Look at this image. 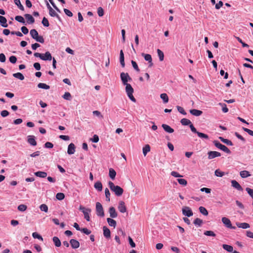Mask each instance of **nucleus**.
Returning <instances> with one entry per match:
<instances>
[{
	"label": "nucleus",
	"mask_w": 253,
	"mask_h": 253,
	"mask_svg": "<svg viewBox=\"0 0 253 253\" xmlns=\"http://www.w3.org/2000/svg\"><path fill=\"white\" fill-rule=\"evenodd\" d=\"M35 40L37 41V42H40L41 43H43L44 41V39L43 38L42 36H38L35 39Z\"/></svg>",
	"instance_id": "63"
},
{
	"label": "nucleus",
	"mask_w": 253,
	"mask_h": 253,
	"mask_svg": "<svg viewBox=\"0 0 253 253\" xmlns=\"http://www.w3.org/2000/svg\"><path fill=\"white\" fill-rule=\"evenodd\" d=\"M24 16L29 24H33L35 22V19L31 15L29 14H26Z\"/></svg>",
	"instance_id": "21"
},
{
	"label": "nucleus",
	"mask_w": 253,
	"mask_h": 253,
	"mask_svg": "<svg viewBox=\"0 0 253 253\" xmlns=\"http://www.w3.org/2000/svg\"><path fill=\"white\" fill-rule=\"evenodd\" d=\"M41 59L50 61L52 59V56L49 51H46L44 54H42Z\"/></svg>",
	"instance_id": "12"
},
{
	"label": "nucleus",
	"mask_w": 253,
	"mask_h": 253,
	"mask_svg": "<svg viewBox=\"0 0 253 253\" xmlns=\"http://www.w3.org/2000/svg\"><path fill=\"white\" fill-rule=\"evenodd\" d=\"M208 159H212L215 157H220L221 156L220 153L217 151H209L208 153Z\"/></svg>",
	"instance_id": "10"
},
{
	"label": "nucleus",
	"mask_w": 253,
	"mask_h": 253,
	"mask_svg": "<svg viewBox=\"0 0 253 253\" xmlns=\"http://www.w3.org/2000/svg\"><path fill=\"white\" fill-rule=\"evenodd\" d=\"M245 132H247L249 135L253 136V131L246 127L242 128Z\"/></svg>",
	"instance_id": "64"
},
{
	"label": "nucleus",
	"mask_w": 253,
	"mask_h": 253,
	"mask_svg": "<svg viewBox=\"0 0 253 253\" xmlns=\"http://www.w3.org/2000/svg\"><path fill=\"white\" fill-rule=\"evenodd\" d=\"M120 61L121 65L122 67H125V58H124V54L123 50H121L120 53Z\"/></svg>",
	"instance_id": "20"
},
{
	"label": "nucleus",
	"mask_w": 253,
	"mask_h": 253,
	"mask_svg": "<svg viewBox=\"0 0 253 253\" xmlns=\"http://www.w3.org/2000/svg\"><path fill=\"white\" fill-rule=\"evenodd\" d=\"M150 151V146L149 145L147 144L143 148V153L145 156L148 152Z\"/></svg>",
	"instance_id": "37"
},
{
	"label": "nucleus",
	"mask_w": 253,
	"mask_h": 253,
	"mask_svg": "<svg viewBox=\"0 0 253 253\" xmlns=\"http://www.w3.org/2000/svg\"><path fill=\"white\" fill-rule=\"evenodd\" d=\"M246 190L249 194V195L252 198V199H253V189L247 187L246 188Z\"/></svg>",
	"instance_id": "62"
},
{
	"label": "nucleus",
	"mask_w": 253,
	"mask_h": 253,
	"mask_svg": "<svg viewBox=\"0 0 253 253\" xmlns=\"http://www.w3.org/2000/svg\"><path fill=\"white\" fill-rule=\"evenodd\" d=\"M63 98L67 100H70L71 99V95L70 92H66L63 95Z\"/></svg>",
	"instance_id": "50"
},
{
	"label": "nucleus",
	"mask_w": 253,
	"mask_h": 253,
	"mask_svg": "<svg viewBox=\"0 0 253 253\" xmlns=\"http://www.w3.org/2000/svg\"><path fill=\"white\" fill-rule=\"evenodd\" d=\"M120 77L122 82L124 85L128 84L127 82L130 81L131 80V78L129 77L128 74L127 73H121Z\"/></svg>",
	"instance_id": "6"
},
{
	"label": "nucleus",
	"mask_w": 253,
	"mask_h": 253,
	"mask_svg": "<svg viewBox=\"0 0 253 253\" xmlns=\"http://www.w3.org/2000/svg\"><path fill=\"white\" fill-rule=\"evenodd\" d=\"M178 182L183 186H186L187 184V181L185 179L179 178L177 179Z\"/></svg>",
	"instance_id": "53"
},
{
	"label": "nucleus",
	"mask_w": 253,
	"mask_h": 253,
	"mask_svg": "<svg viewBox=\"0 0 253 253\" xmlns=\"http://www.w3.org/2000/svg\"><path fill=\"white\" fill-rule=\"evenodd\" d=\"M40 209L42 211H43L45 212H47L48 211V207L45 204H42L40 206Z\"/></svg>",
	"instance_id": "51"
},
{
	"label": "nucleus",
	"mask_w": 253,
	"mask_h": 253,
	"mask_svg": "<svg viewBox=\"0 0 253 253\" xmlns=\"http://www.w3.org/2000/svg\"><path fill=\"white\" fill-rule=\"evenodd\" d=\"M176 107H177V110L178 111V112L179 113H180L181 114H182L184 115H186V112L185 111L183 108H182V107L179 106H177Z\"/></svg>",
	"instance_id": "58"
},
{
	"label": "nucleus",
	"mask_w": 253,
	"mask_h": 253,
	"mask_svg": "<svg viewBox=\"0 0 253 253\" xmlns=\"http://www.w3.org/2000/svg\"><path fill=\"white\" fill-rule=\"evenodd\" d=\"M49 14L51 17H56L59 20L60 19L59 15L55 12V11L53 8H51V9H50V10H49Z\"/></svg>",
	"instance_id": "26"
},
{
	"label": "nucleus",
	"mask_w": 253,
	"mask_h": 253,
	"mask_svg": "<svg viewBox=\"0 0 253 253\" xmlns=\"http://www.w3.org/2000/svg\"><path fill=\"white\" fill-rule=\"evenodd\" d=\"M109 175L111 179H112V180L115 179L116 175V171L113 169L110 168L109 171Z\"/></svg>",
	"instance_id": "25"
},
{
	"label": "nucleus",
	"mask_w": 253,
	"mask_h": 253,
	"mask_svg": "<svg viewBox=\"0 0 253 253\" xmlns=\"http://www.w3.org/2000/svg\"><path fill=\"white\" fill-rule=\"evenodd\" d=\"M219 139L222 142H223L224 143L227 144V145H229V146H232L233 145V143L231 141H230V140H228L227 139H225L223 137H219Z\"/></svg>",
	"instance_id": "28"
},
{
	"label": "nucleus",
	"mask_w": 253,
	"mask_h": 253,
	"mask_svg": "<svg viewBox=\"0 0 253 253\" xmlns=\"http://www.w3.org/2000/svg\"><path fill=\"white\" fill-rule=\"evenodd\" d=\"M199 209L200 212L202 214H203L204 215H208V211L205 208L201 206V207H199Z\"/></svg>",
	"instance_id": "42"
},
{
	"label": "nucleus",
	"mask_w": 253,
	"mask_h": 253,
	"mask_svg": "<svg viewBox=\"0 0 253 253\" xmlns=\"http://www.w3.org/2000/svg\"><path fill=\"white\" fill-rule=\"evenodd\" d=\"M103 235L104 237L107 238H109L111 237V232L109 228L106 226L103 227Z\"/></svg>",
	"instance_id": "17"
},
{
	"label": "nucleus",
	"mask_w": 253,
	"mask_h": 253,
	"mask_svg": "<svg viewBox=\"0 0 253 253\" xmlns=\"http://www.w3.org/2000/svg\"><path fill=\"white\" fill-rule=\"evenodd\" d=\"M197 135L200 138H204L206 139H209V136L206 134H205V133H203L202 132H200L198 131V132L197 133Z\"/></svg>",
	"instance_id": "49"
},
{
	"label": "nucleus",
	"mask_w": 253,
	"mask_h": 253,
	"mask_svg": "<svg viewBox=\"0 0 253 253\" xmlns=\"http://www.w3.org/2000/svg\"><path fill=\"white\" fill-rule=\"evenodd\" d=\"M9 60L11 63L14 64L17 61V58L15 56L12 55L9 57Z\"/></svg>",
	"instance_id": "61"
},
{
	"label": "nucleus",
	"mask_w": 253,
	"mask_h": 253,
	"mask_svg": "<svg viewBox=\"0 0 253 253\" xmlns=\"http://www.w3.org/2000/svg\"><path fill=\"white\" fill-rule=\"evenodd\" d=\"M204 234L206 236L215 237V234L212 231H206L204 232Z\"/></svg>",
	"instance_id": "57"
},
{
	"label": "nucleus",
	"mask_w": 253,
	"mask_h": 253,
	"mask_svg": "<svg viewBox=\"0 0 253 253\" xmlns=\"http://www.w3.org/2000/svg\"><path fill=\"white\" fill-rule=\"evenodd\" d=\"M108 186L110 190L113 192L117 196H121L124 193V190L120 186L115 185L112 181L108 182Z\"/></svg>",
	"instance_id": "1"
},
{
	"label": "nucleus",
	"mask_w": 253,
	"mask_h": 253,
	"mask_svg": "<svg viewBox=\"0 0 253 253\" xmlns=\"http://www.w3.org/2000/svg\"><path fill=\"white\" fill-rule=\"evenodd\" d=\"M15 19L16 21H17L18 22H19L20 23H21L23 24L25 23V21L24 18L22 16H19V15L16 16H15Z\"/></svg>",
	"instance_id": "44"
},
{
	"label": "nucleus",
	"mask_w": 253,
	"mask_h": 253,
	"mask_svg": "<svg viewBox=\"0 0 253 253\" xmlns=\"http://www.w3.org/2000/svg\"><path fill=\"white\" fill-rule=\"evenodd\" d=\"M118 210L121 213H125L126 211V208L125 205V203L123 201H119Z\"/></svg>",
	"instance_id": "9"
},
{
	"label": "nucleus",
	"mask_w": 253,
	"mask_h": 253,
	"mask_svg": "<svg viewBox=\"0 0 253 253\" xmlns=\"http://www.w3.org/2000/svg\"><path fill=\"white\" fill-rule=\"evenodd\" d=\"M221 220L223 223L226 227L233 229H236V227L235 226H233L232 225L231 222L229 218L226 217H223L222 218Z\"/></svg>",
	"instance_id": "7"
},
{
	"label": "nucleus",
	"mask_w": 253,
	"mask_h": 253,
	"mask_svg": "<svg viewBox=\"0 0 253 253\" xmlns=\"http://www.w3.org/2000/svg\"><path fill=\"white\" fill-rule=\"evenodd\" d=\"M43 25L45 27H48L49 24L47 19L45 17H43L42 22Z\"/></svg>",
	"instance_id": "56"
},
{
	"label": "nucleus",
	"mask_w": 253,
	"mask_h": 253,
	"mask_svg": "<svg viewBox=\"0 0 253 253\" xmlns=\"http://www.w3.org/2000/svg\"><path fill=\"white\" fill-rule=\"evenodd\" d=\"M218 104L222 107V110L224 113H227L228 111V109L225 104L219 103Z\"/></svg>",
	"instance_id": "48"
},
{
	"label": "nucleus",
	"mask_w": 253,
	"mask_h": 253,
	"mask_svg": "<svg viewBox=\"0 0 253 253\" xmlns=\"http://www.w3.org/2000/svg\"><path fill=\"white\" fill-rule=\"evenodd\" d=\"M160 97L163 99L164 103H167L169 101V97L166 93H162L160 95Z\"/></svg>",
	"instance_id": "41"
},
{
	"label": "nucleus",
	"mask_w": 253,
	"mask_h": 253,
	"mask_svg": "<svg viewBox=\"0 0 253 253\" xmlns=\"http://www.w3.org/2000/svg\"><path fill=\"white\" fill-rule=\"evenodd\" d=\"M80 210L82 211L84 213V218L87 221H90V216L89 214L91 211L90 209H85V208L81 206L79 208Z\"/></svg>",
	"instance_id": "5"
},
{
	"label": "nucleus",
	"mask_w": 253,
	"mask_h": 253,
	"mask_svg": "<svg viewBox=\"0 0 253 253\" xmlns=\"http://www.w3.org/2000/svg\"><path fill=\"white\" fill-rule=\"evenodd\" d=\"M157 53L159 57V59L161 61H162L164 60V54L162 51H161L160 49H157Z\"/></svg>",
	"instance_id": "38"
},
{
	"label": "nucleus",
	"mask_w": 253,
	"mask_h": 253,
	"mask_svg": "<svg viewBox=\"0 0 253 253\" xmlns=\"http://www.w3.org/2000/svg\"><path fill=\"white\" fill-rule=\"evenodd\" d=\"M213 143L214 144V145L218 149H220L221 150L225 152L227 154H231V151L226 146L222 144L218 141L214 140L213 141Z\"/></svg>",
	"instance_id": "3"
},
{
	"label": "nucleus",
	"mask_w": 253,
	"mask_h": 253,
	"mask_svg": "<svg viewBox=\"0 0 253 253\" xmlns=\"http://www.w3.org/2000/svg\"><path fill=\"white\" fill-rule=\"evenodd\" d=\"M180 123L183 126H190L192 124L189 120L186 118L182 119L180 121Z\"/></svg>",
	"instance_id": "31"
},
{
	"label": "nucleus",
	"mask_w": 253,
	"mask_h": 253,
	"mask_svg": "<svg viewBox=\"0 0 253 253\" xmlns=\"http://www.w3.org/2000/svg\"><path fill=\"white\" fill-rule=\"evenodd\" d=\"M56 198L59 200H62L64 199L65 195L63 193H58L56 195Z\"/></svg>",
	"instance_id": "52"
},
{
	"label": "nucleus",
	"mask_w": 253,
	"mask_h": 253,
	"mask_svg": "<svg viewBox=\"0 0 253 253\" xmlns=\"http://www.w3.org/2000/svg\"><path fill=\"white\" fill-rule=\"evenodd\" d=\"M236 224L237 226L239 228H242L243 229H247L250 228V226L249 223L243 222V223H240V222H236Z\"/></svg>",
	"instance_id": "18"
},
{
	"label": "nucleus",
	"mask_w": 253,
	"mask_h": 253,
	"mask_svg": "<svg viewBox=\"0 0 253 253\" xmlns=\"http://www.w3.org/2000/svg\"><path fill=\"white\" fill-rule=\"evenodd\" d=\"M240 175L242 178H246L250 176L251 174L248 171L243 170L240 172Z\"/></svg>",
	"instance_id": "36"
},
{
	"label": "nucleus",
	"mask_w": 253,
	"mask_h": 253,
	"mask_svg": "<svg viewBox=\"0 0 253 253\" xmlns=\"http://www.w3.org/2000/svg\"><path fill=\"white\" fill-rule=\"evenodd\" d=\"M13 76L17 79H19L21 81H22L24 79V76L23 75L19 72L13 74Z\"/></svg>",
	"instance_id": "33"
},
{
	"label": "nucleus",
	"mask_w": 253,
	"mask_h": 253,
	"mask_svg": "<svg viewBox=\"0 0 253 253\" xmlns=\"http://www.w3.org/2000/svg\"><path fill=\"white\" fill-rule=\"evenodd\" d=\"M0 24L3 27L6 28L8 26L7 20L5 17L0 15Z\"/></svg>",
	"instance_id": "22"
},
{
	"label": "nucleus",
	"mask_w": 253,
	"mask_h": 253,
	"mask_svg": "<svg viewBox=\"0 0 253 253\" xmlns=\"http://www.w3.org/2000/svg\"><path fill=\"white\" fill-rule=\"evenodd\" d=\"M214 174L217 177H222L224 175V172L217 169L215 170Z\"/></svg>",
	"instance_id": "46"
},
{
	"label": "nucleus",
	"mask_w": 253,
	"mask_h": 253,
	"mask_svg": "<svg viewBox=\"0 0 253 253\" xmlns=\"http://www.w3.org/2000/svg\"><path fill=\"white\" fill-rule=\"evenodd\" d=\"M97 14L99 16L102 17L104 15V10L101 7H99L97 9Z\"/></svg>",
	"instance_id": "55"
},
{
	"label": "nucleus",
	"mask_w": 253,
	"mask_h": 253,
	"mask_svg": "<svg viewBox=\"0 0 253 253\" xmlns=\"http://www.w3.org/2000/svg\"><path fill=\"white\" fill-rule=\"evenodd\" d=\"M131 64L133 67V68L137 72H139L140 71L138 66L136 63V62L133 60L131 61Z\"/></svg>",
	"instance_id": "60"
},
{
	"label": "nucleus",
	"mask_w": 253,
	"mask_h": 253,
	"mask_svg": "<svg viewBox=\"0 0 253 253\" xmlns=\"http://www.w3.org/2000/svg\"><path fill=\"white\" fill-rule=\"evenodd\" d=\"M38 87L40 88H43L45 89H48L50 88V86L48 85H47L44 83H39L38 84Z\"/></svg>",
	"instance_id": "39"
},
{
	"label": "nucleus",
	"mask_w": 253,
	"mask_h": 253,
	"mask_svg": "<svg viewBox=\"0 0 253 253\" xmlns=\"http://www.w3.org/2000/svg\"><path fill=\"white\" fill-rule=\"evenodd\" d=\"M30 35L31 37L34 39H36V38L39 36L38 33L37 31L35 29H32L30 31Z\"/></svg>",
	"instance_id": "34"
},
{
	"label": "nucleus",
	"mask_w": 253,
	"mask_h": 253,
	"mask_svg": "<svg viewBox=\"0 0 253 253\" xmlns=\"http://www.w3.org/2000/svg\"><path fill=\"white\" fill-rule=\"evenodd\" d=\"M190 113L194 116H199L202 114L203 112L197 109H191L190 110Z\"/></svg>",
	"instance_id": "24"
},
{
	"label": "nucleus",
	"mask_w": 253,
	"mask_h": 253,
	"mask_svg": "<svg viewBox=\"0 0 253 253\" xmlns=\"http://www.w3.org/2000/svg\"><path fill=\"white\" fill-rule=\"evenodd\" d=\"M96 212L98 216L103 217L104 216V211L102 205L99 202L96 203Z\"/></svg>",
	"instance_id": "4"
},
{
	"label": "nucleus",
	"mask_w": 253,
	"mask_h": 253,
	"mask_svg": "<svg viewBox=\"0 0 253 253\" xmlns=\"http://www.w3.org/2000/svg\"><path fill=\"white\" fill-rule=\"evenodd\" d=\"M125 85H126V91L128 97L132 101L135 102L136 99L133 95V93L134 91L133 88L129 84Z\"/></svg>",
	"instance_id": "2"
},
{
	"label": "nucleus",
	"mask_w": 253,
	"mask_h": 253,
	"mask_svg": "<svg viewBox=\"0 0 253 253\" xmlns=\"http://www.w3.org/2000/svg\"><path fill=\"white\" fill-rule=\"evenodd\" d=\"M71 247L73 249H77L80 247V243L78 241L75 239H71L70 241Z\"/></svg>",
	"instance_id": "16"
},
{
	"label": "nucleus",
	"mask_w": 253,
	"mask_h": 253,
	"mask_svg": "<svg viewBox=\"0 0 253 253\" xmlns=\"http://www.w3.org/2000/svg\"><path fill=\"white\" fill-rule=\"evenodd\" d=\"M32 236H33V238L35 239H38L42 241L43 240L42 237L37 232L33 233Z\"/></svg>",
	"instance_id": "54"
},
{
	"label": "nucleus",
	"mask_w": 253,
	"mask_h": 253,
	"mask_svg": "<svg viewBox=\"0 0 253 253\" xmlns=\"http://www.w3.org/2000/svg\"><path fill=\"white\" fill-rule=\"evenodd\" d=\"M28 142L32 146H36L37 143L35 140V136L33 135H29L28 136Z\"/></svg>",
	"instance_id": "14"
},
{
	"label": "nucleus",
	"mask_w": 253,
	"mask_h": 253,
	"mask_svg": "<svg viewBox=\"0 0 253 253\" xmlns=\"http://www.w3.org/2000/svg\"><path fill=\"white\" fill-rule=\"evenodd\" d=\"M182 213L188 217L193 215V213L191 209L188 207H184L182 208Z\"/></svg>",
	"instance_id": "8"
},
{
	"label": "nucleus",
	"mask_w": 253,
	"mask_h": 253,
	"mask_svg": "<svg viewBox=\"0 0 253 253\" xmlns=\"http://www.w3.org/2000/svg\"><path fill=\"white\" fill-rule=\"evenodd\" d=\"M94 188L99 191L102 190V184L100 181H97L94 184Z\"/></svg>",
	"instance_id": "29"
},
{
	"label": "nucleus",
	"mask_w": 253,
	"mask_h": 253,
	"mask_svg": "<svg viewBox=\"0 0 253 253\" xmlns=\"http://www.w3.org/2000/svg\"><path fill=\"white\" fill-rule=\"evenodd\" d=\"M107 221L110 226H113L114 228L116 227L117 223L115 220L111 218H107Z\"/></svg>",
	"instance_id": "27"
},
{
	"label": "nucleus",
	"mask_w": 253,
	"mask_h": 253,
	"mask_svg": "<svg viewBox=\"0 0 253 253\" xmlns=\"http://www.w3.org/2000/svg\"><path fill=\"white\" fill-rule=\"evenodd\" d=\"M203 220L199 218H196L194 221V224L199 226H201Z\"/></svg>",
	"instance_id": "45"
},
{
	"label": "nucleus",
	"mask_w": 253,
	"mask_h": 253,
	"mask_svg": "<svg viewBox=\"0 0 253 253\" xmlns=\"http://www.w3.org/2000/svg\"><path fill=\"white\" fill-rule=\"evenodd\" d=\"M105 194L106 201L107 202H110V193L109 189L107 188H106L105 189Z\"/></svg>",
	"instance_id": "40"
},
{
	"label": "nucleus",
	"mask_w": 253,
	"mask_h": 253,
	"mask_svg": "<svg viewBox=\"0 0 253 253\" xmlns=\"http://www.w3.org/2000/svg\"><path fill=\"white\" fill-rule=\"evenodd\" d=\"M75 148H76V147H75V145H74V144L73 143H70L68 145V150H67L68 154L69 155H72V154H74V153L75 152Z\"/></svg>",
	"instance_id": "11"
},
{
	"label": "nucleus",
	"mask_w": 253,
	"mask_h": 253,
	"mask_svg": "<svg viewBox=\"0 0 253 253\" xmlns=\"http://www.w3.org/2000/svg\"><path fill=\"white\" fill-rule=\"evenodd\" d=\"M34 174L36 176L41 177V178H45L47 176V173L46 172L42 171H38L35 172L34 173Z\"/></svg>",
	"instance_id": "23"
},
{
	"label": "nucleus",
	"mask_w": 253,
	"mask_h": 253,
	"mask_svg": "<svg viewBox=\"0 0 253 253\" xmlns=\"http://www.w3.org/2000/svg\"><path fill=\"white\" fill-rule=\"evenodd\" d=\"M222 248L228 252H232L233 251V248L230 245L223 244Z\"/></svg>",
	"instance_id": "32"
},
{
	"label": "nucleus",
	"mask_w": 253,
	"mask_h": 253,
	"mask_svg": "<svg viewBox=\"0 0 253 253\" xmlns=\"http://www.w3.org/2000/svg\"><path fill=\"white\" fill-rule=\"evenodd\" d=\"M109 212L111 218H116L118 216V213L116 212L115 209L113 207L109 208Z\"/></svg>",
	"instance_id": "13"
},
{
	"label": "nucleus",
	"mask_w": 253,
	"mask_h": 253,
	"mask_svg": "<svg viewBox=\"0 0 253 253\" xmlns=\"http://www.w3.org/2000/svg\"><path fill=\"white\" fill-rule=\"evenodd\" d=\"M162 126L163 129L168 133H171L174 132V129L168 125L163 124Z\"/></svg>",
	"instance_id": "19"
},
{
	"label": "nucleus",
	"mask_w": 253,
	"mask_h": 253,
	"mask_svg": "<svg viewBox=\"0 0 253 253\" xmlns=\"http://www.w3.org/2000/svg\"><path fill=\"white\" fill-rule=\"evenodd\" d=\"M14 2L15 4L17 5L18 8L20 10H24V6L21 3V2H20V0H14Z\"/></svg>",
	"instance_id": "43"
},
{
	"label": "nucleus",
	"mask_w": 253,
	"mask_h": 253,
	"mask_svg": "<svg viewBox=\"0 0 253 253\" xmlns=\"http://www.w3.org/2000/svg\"><path fill=\"white\" fill-rule=\"evenodd\" d=\"M142 56L144 57L145 60L146 61H148V62H151V61L152 60L151 55L149 54H145L144 53H142Z\"/></svg>",
	"instance_id": "35"
},
{
	"label": "nucleus",
	"mask_w": 253,
	"mask_h": 253,
	"mask_svg": "<svg viewBox=\"0 0 253 253\" xmlns=\"http://www.w3.org/2000/svg\"><path fill=\"white\" fill-rule=\"evenodd\" d=\"M17 209L20 211H24L27 210V207L25 205L21 204L19 206H18Z\"/></svg>",
	"instance_id": "47"
},
{
	"label": "nucleus",
	"mask_w": 253,
	"mask_h": 253,
	"mask_svg": "<svg viewBox=\"0 0 253 253\" xmlns=\"http://www.w3.org/2000/svg\"><path fill=\"white\" fill-rule=\"evenodd\" d=\"M231 185L234 188H236L239 191H242L243 188L239 183L235 180H232L231 181Z\"/></svg>",
	"instance_id": "15"
},
{
	"label": "nucleus",
	"mask_w": 253,
	"mask_h": 253,
	"mask_svg": "<svg viewBox=\"0 0 253 253\" xmlns=\"http://www.w3.org/2000/svg\"><path fill=\"white\" fill-rule=\"evenodd\" d=\"M236 38L238 40V41L242 44L243 47H248L249 46V45L248 44L244 42L242 39H240L239 37H236Z\"/></svg>",
	"instance_id": "59"
},
{
	"label": "nucleus",
	"mask_w": 253,
	"mask_h": 253,
	"mask_svg": "<svg viewBox=\"0 0 253 253\" xmlns=\"http://www.w3.org/2000/svg\"><path fill=\"white\" fill-rule=\"evenodd\" d=\"M53 242L54 243V245L56 247H59L61 246V242L59 240V239L57 237H53L52 239Z\"/></svg>",
	"instance_id": "30"
}]
</instances>
